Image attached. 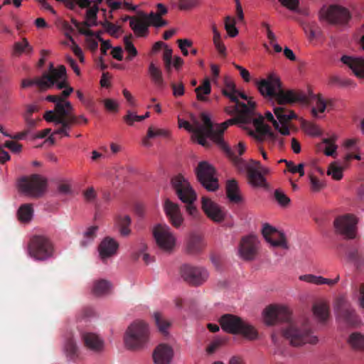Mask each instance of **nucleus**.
<instances>
[{"instance_id":"f03ea898","label":"nucleus","mask_w":364,"mask_h":364,"mask_svg":"<svg viewBox=\"0 0 364 364\" xmlns=\"http://www.w3.org/2000/svg\"><path fill=\"white\" fill-rule=\"evenodd\" d=\"M264 320L267 325L284 323L282 335L289 343L295 347L309 343L315 345L318 339L313 335L311 326L308 319L292 321L291 314L286 307L277 305H269L264 310Z\"/></svg>"},{"instance_id":"0e129e2a","label":"nucleus","mask_w":364,"mask_h":364,"mask_svg":"<svg viewBox=\"0 0 364 364\" xmlns=\"http://www.w3.org/2000/svg\"><path fill=\"white\" fill-rule=\"evenodd\" d=\"M304 164H299L298 166H295L293 161L287 162V168L288 171L292 173H299L300 176L304 175Z\"/></svg>"},{"instance_id":"5fc2aeb1","label":"nucleus","mask_w":364,"mask_h":364,"mask_svg":"<svg viewBox=\"0 0 364 364\" xmlns=\"http://www.w3.org/2000/svg\"><path fill=\"white\" fill-rule=\"evenodd\" d=\"M65 350L67 355L70 358H74L77 355V348L75 342L72 338H68L65 344Z\"/></svg>"},{"instance_id":"423d86ee","label":"nucleus","mask_w":364,"mask_h":364,"mask_svg":"<svg viewBox=\"0 0 364 364\" xmlns=\"http://www.w3.org/2000/svg\"><path fill=\"white\" fill-rule=\"evenodd\" d=\"M219 322L222 329L228 333L241 334L250 340H255L257 337V332L255 328L237 316L224 314L220 317Z\"/></svg>"},{"instance_id":"6e6552de","label":"nucleus","mask_w":364,"mask_h":364,"mask_svg":"<svg viewBox=\"0 0 364 364\" xmlns=\"http://www.w3.org/2000/svg\"><path fill=\"white\" fill-rule=\"evenodd\" d=\"M149 328L146 323L137 321L131 324L126 331L124 343L129 349L141 348L148 341Z\"/></svg>"},{"instance_id":"4be33fe9","label":"nucleus","mask_w":364,"mask_h":364,"mask_svg":"<svg viewBox=\"0 0 364 364\" xmlns=\"http://www.w3.org/2000/svg\"><path fill=\"white\" fill-rule=\"evenodd\" d=\"M173 355V351L171 346L160 344L153 353V359L156 364H169Z\"/></svg>"},{"instance_id":"f8f14e48","label":"nucleus","mask_w":364,"mask_h":364,"mask_svg":"<svg viewBox=\"0 0 364 364\" xmlns=\"http://www.w3.org/2000/svg\"><path fill=\"white\" fill-rule=\"evenodd\" d=\"M180 274L186 282L195 287L203 284L209 277V273L205 267L189 264L181 267Z\"/></svg>"},{"instance_id":"ea45409f","label":"nucleus","mask_w":364,"mask_h":364,"mask_svg":"<svg viewBox=\"0 0 364 364\" xmlns=\"http://www.w3.org/2000/svg\"><path fill=\"white\" fill-rule=\"evenodd\" d=\"M109 288L110 284L109 282L105 279H100L94 283L92 292L95 296H100L107 294Z\"/></svg>"},{"instance_id":"69168bd1","label":"nucleus","mask_w":364,"mask_h":364,"mask_svg":"<svg viewBox=\"0 0 364 364\" xmlns=\"http://www.w3.org/2000/svg\"><path fill=\"white\" fill-rule=\"evenodd\" d=\"M311 188L313 191L318 192L324 187V183L316 176H310Z\"/></svg>"},{"instance_id":"4d7b16f0","label":"nucleus","mask_w":364,"mask_h":364,"mask_svg":"<svg viewBox=\"0 0 364 364\" xmlns=\"http://www.w3.org/2000/svg\"><path fill=\"white\" fill-rule=\"evenodd\" d=\"M274 196L279 205L282 207L287 206L290 203V198L280 189H276Z\"/></svg>"},{"instance_id":"a19ab883","label":"nucleus","mask_w":364,"mask_h":364,"mask_svg":"<svg viewBox=\"0 0 364 364\" xmlns=\"http://www.w3.org/2000/svg\"><path fill=\"white\" fill-rule=\"evenodd\" d=\"M348 342L351 347L355 350H361L364 349V336L360 333H351Z\"/></svg>"},{"instance_id":"c756f323","label":"nucleus","mask_w":364,"mask_h":364,"mask_svg":"<svg viewBox=\"0 0 364 364\" xmlns=\"http://www.w3.org/2000/svg\"><path fill=\"white\" fill-rule=\"evenodd\" d=\"M87 9L85 18L86 20L80 23L81 26L84 28H89L92 26H95L98 24L97 23V13L99 11V6H97V5H93L91 6V4L90 6L86 7Z\"/></svg>"},{"instance_id":"338daca9","label":"nucleus","mask_w":364,"mask_h":364,"mask_svg":"<svg viewBox=\"0 0 364 364\" xmlns=\"http://www.w3.org/2000/svg\"><path fill=\"white\" fill-rule=\"evenodd\" d=\"M136 117H139V115H137L130 110H127V114L123 117V119L127 125L133 126L135 122H140Z\"/></svg>"},{"instance_id":"58836bf2","label":"nucleus","mask_w":364,"mask_h":364,"mask_svg":"<svg viewBox=\"0 0 364 364\" xmlns=\"http://www.w3.org/2000/svg\"><path fill=\"white\" fill-rule=\"evenodd\" d=\"M33 209L31 204H23L18 210V217L20 221L28 223L32 219Z\"/></svg>"},{"instance_id":"7c9ffc66","label":"nucleus","mask_w":364,"mask_h":364,"mask_svg":"<svg viewBox=\"0 0 364 364\" xmlns=\"http://www.w3.org/2000/svg\"><path fill=\"white\" fill-rule=\"evenodd\" d=\"M129 26L134 33L139 37H144L148 33L149 24H148L145 18L144 20L131 19Z\"/></svg>"},{"instance_id":"1a4fd4ad","label":"nucleus","mask_w":364,"mask_h":364,"mask_svg":"<svg viewBox=\"0 0 364 364\" xmlns=\"http://www.w3.org/2000/svg\"><path fill=\"white\" fill-rule=\"evenodd\" d=\"M65 75V67L60 65L55 68L50 65L48 72H45L41 77L33 80L24 79L21 82V87L26 88L36 85L41 90H47L54 85L55 82Z\"/></svg>"},{"instance_id":"6e6d98bb","label":"nucleus","mask_w":364,"mask_h":364,"mask_svg":"<svg viewBox=\"0 0 364 364\" xmlns=\"http://www.w3.org/2000/svg\"><path fill=\"white\" fill-rule=\"evenodd\" d=\"M161 136L164 138H168L170 136V132L167 129H156L151 126L148 129V137L156 138Z\"/></svg>"},{"instance_id":"7ed1b4c3","label":"nucleus","mask_w":364,"mask_h":364,"mask_svg":"<svg viewBox=\"0 0 364 364\" xmlns=\"http://www.w3.org/2000/svg\"><path fill=\"white\" fill-rule=\"evenodd\" d=\"M46 100L55 103L54 110L46 112L43 118L48 122H53L59 125L53 134H60L62 136H69V131L72 124L77 122V119L73 113L74 108L69 101L64 100L59 95H48Z\"/></svg>"},{"instance_id":"473e14b6","label":"nucleus","mask_w":364,"mask_h":364,"mask_svg":"<svg viewBox=\"0 0 364 364\" xmlns=\"http://www.w3.org/2000/svg\"><path fill=\"white\" fill-rule=\"evenodd\" d=\"M223 95L232 102H237V89L235 84L230 80L225 79V87L222 90Z\"/></svg>"},{"instance_id":"9b49d317","label":"nucleus","mask_w":364,"mask_h":364,"mask_svg":"<svg viewBox=\"0 0 364 364\" xmlns=\"http://www.w3.org/2000/svg\"><path fill=\"white\" fill-rule=\"evenodd\" d=\"M198 181L208 191H215L219 188L218 179L215 168L208 162L203 161L196 168Z\"/></svg>"},{"instance_id":"680f3d73","label":"nucleus","mask_w":364,"mask_h":364,"mask_svg":"<svg viewBox=\"0 0 364 364\" xmlns=\"http://www.w3.org/2000/svg\"><path fill=\"white\" fill-rule=\"evenodd\" d=\"M178 7L181 10H189L196 6L199 0H178Z\"/></svg>"},{"instance_id":"ddd939ff","label":"nucleus","mask_w":364,"mask_h":364,"mask_svg":"<svg viewBox=\"0 0 364 364\" xmlns=\"http://www.w3.org/2000/svg\"><path fill=\"white\" fill-rule=\"evenodd\" d=\"M321 14L328 23L335 26H345L351 18L348 9L337 4L322 8Z\"/></svg>"},{"instance_id":"9d476101","label":"nucleus","mask_w":364,"mask_h":364,"mask_svg":"<svg viewBox=\"0 0 364 364\" xmlns=\"http://www.w3.org/2000/svg\"><path fill=\"white\" fill-rule=\"evenodd\" d=\"M19 191L26 196L40 198L46 191L47 180L38 174L25 176L18 181Z\"/></svg>"},{"instance_id":"de8ad7c7","label":"nucleus","mask_w":364,"mask_h":364,"mask_svg":"<svg viewBox=\"0 0 364 364\" xmlns=\"http://www.w3.org/2000/svg\"><path fill=\"white\" fill-rule=\"evenodd\" d=\"M257 132L262 136L265 137L272 143L275 142L277 139V134H274L268 125L262 124L257 127Z\"/></svg>"},{"instance_id":"b1692460","label":"nucleus","mask_w":364,"mask_h":364,"mask_svg":"<svg viewBox=\"0 0 364 364\" xmlns=\"http://www.w3.org/2000/svg\"><path fill=\"white\" fill-rule=\"evenodd\" d=\"M119 247L118 242L113 238L107 237L100 244L99 253L101 259L105 261L106 259L112 257L117 252Z\"/></svg>"},{"instance_id":"39448f33","label":"nucleus","mask_w":364,"mask_h":364,"mask_svg":"<svg viewBox=\"0 0 364 364\" xmlns=\"http://www.w3.org/2000/svg\"><path fill=\"white\" fill-rule=\"evenodd\" d=\"M171 183L176 195L186 204V211L196 218L198 211L193 203L197 199V194L189 181L183 176L178 174L171 178Z\"/></svg>"},{"instance_id":"6ab92c4d","label":"nucleus","mask_w":364,"mask_h":364,"mask_svg":"<svg viewBox=\"0 0 364 364\" xmlns=\"http://www.w3.org/2000/svg\"><path fill=\"white\" fill-rule=\"evenodd\" d=\"M202 209L207 216L216 223L222 222L225 218V210L210 198H202Z\"/></svg>"},{"instance_id":"aec40b11","label":"nucleus","mask_w":364,"mask_h":364,"mask_svg":"<svg viewBox=\"0 0 364 364\" xmlns=\"http://www.w3.org/2000/svg\"><path fill=\"white\" fill-rule=\"evenodd\" d=\"M164 208L171 224L176 228H180L183 223V217L178 204L166 199L164 202Z\"/></svg>"},{"instance_id":"774afa93","label":"nucleus","mask_w":364,"mask_h":364,"mask_svg":"<svg viewBox=\"0 0 364 364\" xmlns=\"http://www.w3.org/2000/svg\"><path fill=\"white\" fill-rule=\"evenodd\" d=\"M103 104L107 111L114 112H118L119 105L115 100L112 99H105L103 100Z\"/></svg>"},{"instance_id":"5701e85b","label":"nucleus","mask_w":364,"mask_h":364,"mask_svg":"<svg viewBox=\"0 0 364 364\" xmlns=\"http://www.w3.org/2000/svg\"><path fill=\"white\" fill-rule=\"evenodd\" d=\"M341 61L349 67L356 77L364 78V58L343 55Z\"/></svg>"},{"instance_id":"412c9836","label":"nucleus","mask_w":364,"mask_h":364,"mask_svg":"<svg viewBox=\"0 0 364 364\" xmlns=\"http://www.w3.org/2000/svg\"><path fill=\"white\" fill-rule=\"evenodd\" d=\"M240 256L245 260H252L257 252V240L250 235L242 239L239 249Z\"/></svg>"},{"instance_id":"bf43d9fd","label":"nucleus","mask_w":364,"mask_h":364,"mask_svg":"<svg viewBox=\"0 0 364 364\" xmlns=\"http://www.w3.org/2000/svg\"><path fill=\"white\" fill-rule=\"evenodd\" d=\"M163 60L164 62V67L167 72H170L172 65V49L168 46H165L163 54Z\"/></svg>"},{"instance_id":"052dcab7","label":"nucleus","mask_w":364,"mask_h":364,"mask_svg":"<svg viewBox=\"0 0 364 364\" xmlns=\"http://www.w3.org/2000/svg\"><path fill=\"white\" fill-rule=\"evenodd\" d=\"M102 26L105 29L106 32H107L109 34H110L113 37H118V32L119 31L121 27L119 26H117L108 21H105L103 23H102Z\"/></svg>"},{"instance_id":"8fccbe9b","label":"nucleus","mask_w":364,"mask_h":364,"mask_svg":"<svg viewBox=\"0 0 364 364\" xmlns=\"http://www.w3.org/2000/svg\"><path fill=\"white\" fill-rule=\"evenodd\" d=\"M132 37V35H130L129 36H125L124 38V48L126 51L129 53V55L127 57V60H131L138 53L136 48L131 41Z\"/></svg>"},{"instance_id":"e433bc0d","label":"nucleus","mask_w":364,"mask_h":364,"mask_svg":"<svg viewBox=\"0 0 364 364\" xmlns=\"http://www.w3.org/2000/svg\"><path fill=\"white\" fill-rule=\"evenodd\" d=\"M144 18L149 26H152L156 28H161L168 25V21L166 20L163 19L160 15L156 14V13L153 11L148 15H145Z\"/></svg>"},{"instance_id":"2f4dec72","label":"nucleus","mask_w":364,"mask_h":364,"mask_svg":"<svg viewBox=\"0 0 364 364\" xmlns=\"http://www.w3.org/2000/svg\"><path fill=\"white\" fill-rule=\"evenodd\" d=\"M313 311L320 321H324L329 315L328 305L324 301L316 302L313 306Z\"/></svg>"},{"instance_id":"13d9d810","label":"nucleus","mask_w":364,"mask_h":364,"mask_svg":"<svg viewBox=\"0 0 364 364\" xmlns=\"http://www.w3.org/2000/svg\"><path fill=\"white\" fill-rule=\"evenodd\" d=\"M329 85L338 87H347L353 85V81L349 79H343L338 76H331L329 78Z\"/></svg>"},{"instance_id":"c9c22d12","label":"nucleus","mask_w":364,"mask_h":364,"mask_svg":"<svg viewBox=\"0 0 364 364\" xmlns=\"http://www.w3.org/2000/svg\"><path fill=\"white\" fill-rule=\"evenodd\" d=\"M195 92L198 100L202 102L207 101L208 98L205 95H209L211 92L210 80L205 79L200 85L195 89Z\"/></svg>"},{"instance_id":"a211bd4d","label":"nucleus","mask_w":364,"mask_h":364,"mask_svg":"<svg viewBox=\"0 0 364 364\" xmlns=\"http://www.w3.org/2000/svg\"><path fill=\"white\" fill-rule=\"evenodd\" d=\"M263 237L273 247L288 248L285 235L269 224H264L262 230Z\"/></svg>"},{"instance_id":"49530a36","label":"nucleus","mask_w":364,"mask_h":364,"mask_svg":"<svg viewBox=\"0 0 364 364\" xmlns=\"http://www.w3.org/2000/svg\"><path fill=\"white\" fill-rule=\"evenodd\" d=\"M343 167L337 162L330 164L327 171V174L331 176L334 180L339 181L343 178Z\"/></svg>"},{"instance_id":"dca6fc26","label":"nucleus","mask_w":364,"mask_h":364,"mask_svg":"<svg viewBox=\"0 0 364 364\" xmlns=\"http://www.w3.org/2000/svg\"><path fill=\"white\" fill-rule=\"evenodd\" d=\"M334 309L338 316L348 324L356 326L359 323L358 318L354 309H352L350 303L345 296H341L336 298Z\"/></svg>"},{"instance_id":"f3484780","label":"nucleus","mask_w":364,"mask_h":364,"mask_svg":"<svg viewBox=\"0 0 364 364\" xmlns=\"http://www.w3.org/2000/svg\"><path fill=\"white\" fill-rule=\"evenodd\" d=\"M255 103L252 100H247V104L240 102L237 100L235 105L232 107H226L225 112L230 114H237L236 122L247 124L252 119Z\"/></svg>"},{"instance_id":"393cba45","label":"nucleus","mask_w":364,"mask_h":364,"mask_svg":"<svg viewBox=\"0 0 364 364\" xmlns=\"http://www.w3.org/2000/svg\"><path fill=\"white\" fill-rule=\"evenodd\" d=\"M227 156L233 161L237 168L240 172L249 173V170L255 166L256 161L252 160L250 162H246L242 160L239 156L235 155V152L228 146V149H221Z\"/></svg>"},{"instance_id":"72a5a7b5","label":"nucleus","mask_w":364,"mask_h":364,"mask_svg":"<svg viewBox=\"0 0 364 364\" xmlns=\"http://www.w3.org/2000/svg\"><path fill=\"white\" fill-rule=\"evenodd\" d=\"M149 73L154 84L159 88H163L164 87V80L161 70L153 63H151L149 66Z\"/></svg>"},{"instance_id":"4468645a","label":"nucleus","mask_w":364,"mask_h":364,"mask_svg":"<svg viewBox=\"0 0 364 364\" xmlns=\"http://www.w3.org/2000/svg\"><path fill=\"white\" fill-rule=\"evenodd\" d=\"M358 220L352 214H345L337 217L334 220V227L337 232L348 239L355 237Z\"/></svg>"},{"instance_id":"2eb2a0df","label":"nucleus","mask_w":364,"mask_h":364,"mask_svg":"<svg viewBox=\"0 0 364 364\" xmlns=\"http://www.w3.org/2000/svg\"><path fill=\"white\" fill-rule=\"evenodd\" d=\"M153 235L158 246L166 251L173 248L176 238L171 228L166 225L159 224L154 228Z\"/></svg>"},{"instance_id":"cd10ccee","label":"nucleus","mask_w":364,"mask_h":364,"mask_svg":"<svg viewBox=\"0 0 364 364\" xmlns=\"http://www.w3.org/2000/svg\"><path fill=\"white\" fill-rule=\"evenodd\" d=\"M205 247L203 237L195 233L190 235L187 242V251L190 254H197L200 252Z\"/></svg>"},{"instance_id":"864d4df0","label":"nucleus","mask_w":364,"mask_h":364,"mask_svg":"<svg viewBox=\"0 0 364 364\" xmlns=\"http://www.w3.org/2000/svg\"><path fill=\"white\" fill-rule=\"evenodd\" d=\"M304 30L310 40L318 37L321 34V29L316 23H311L304 26Z\"/></svg>"},{"instance_id":"79ce46f5","label":"nucleus","mask_w":364,"mask_h":364,"mask_svg":"<svg viewBox=\"0 0 364 364\" xmlns=\"http://www.w3.org/2000/svg\"><path fill=\"white\" fill-rule=\"evenodd\" d=\"M72 21H73V23L74 24V26L78 29L79 32L81 34H83V35L86 36L87 37H92V38L95 37L96 39L100 42L104 41L103 38L101 37V34L102 33V31H99L97 32H94V31L88 29V28L82 27L81 26V23L76 20H73Z\"/></svg>"},{"instance_id":"bb28decb","label":"nucleus","mask_w":364,"mask_h":364,"mask_svg":"<svg viewBox=\"0 0 364 364\" xmlns=\"http://www.w3.org/2000/svg\"><path fill=\"white\" fill-rule=\"evenodd\" d=\"M257 167H260L259 161L255 163V166L249 170L247 174L249 183L254 187H265L266 180L261 171Z\"/></svg>"},{"instance_id":"4c0bfd02","label":"nucleus","mask_w":364,"mask_h":364,"mask_svg":"<svg viewBox=\"0 0 364 364\" xmlns=\"http://www.w3.org/2000/svg\"><path fill=\"white\" fill-rule=\"evenodd\" d=\"M154 318L159 331L164 334H166L168 333V328L171 326V322L159 312H155Z\"/></svg>"},{"instance_id":"a878e982","label":"nucleus","mask_w":364,"mask_h":364,"mask_svg":"<svg viewBox=\"0 0 364 364\" xmlns=\"http://www.w3.org/2000/svg\"><path fill=\"white\" fill-rule=\"evenodd\" d=\"M85 346L95 352H101L104 348L103 341L96 334L84 333L82 336Z\"/></svg>"},{"instance_id":"f704fd0d","label":"nucleus","mask_w":364,"mask_h":364,"mask_svg":"<svg viewBox=\"0 0 364 364\" xmlns=\"http://www.w3.org/2000/svg\"><path fill=\"white\" fill-rule=\"evenodd\" d=\"M336 139V135H332L330 137L323 139L322 144H325L323 149L325 155L336 157L335 154L338 148L337 145L335 144Z\"/></svg>"},{"instance_id":"c03bdc74","label":"nucleus","mask_w":364,"mask_h":364,"mask_svg":"<svg viewBox=\"0 0 364 364\" xmlns=\"http://www.w3.org/2000/svg\"><path fill=\"white\" fill-rule=\"evenodd\" d=\"M347 257L348 260L357 267L360 266L364 261L363 253L356 248L350 249L347 252Z\"/></svg>"},{"instance_id":"c85d7f7f","label":"nucleus","mask_w":364,"mask_h":364,"mask_svg":"<svg viewBox=\"0 0 364 364\" xmlns=\"http://www.w3.org/2000/svg\"><path fill=\"white\" fill-rule=\"evenodd\" d=\"M226 194L230 202L239 203L242 201V197L239 193V186L236 180H228L226 183Z\"/></svg>"},{"instance_id":"e2e57ef3","label":"nucleus","mask_w":364,"mask_h":364,"mask_svg":"<svg viewBox=\"0 0 364 364\" xmlns=\"http://www.w3.org/2000/svg\"><path fill=\"white\" fill-rule=\"evenodd\" d=\"M326 108V104L324 100L321 97H318L316 102V107L311 109V113L314 117L318 116V112L323 113Z\"/></svg>"},{"instance_id":"a18cd8bd","label":"nucleus","mask_w":364,"mask_h":364,"mask_svg":"<svg viewBox=\"0 0 364 364\" xmlns=\"http://www.w3.org/2000/svg\"><path fill=\"white\" fill-rule=\"evenodd\" d=\"M97 230V226H91L88 228L84 233V238L80 242V245L83 247H85L91 244L94 239L96 237V232Z\"/></svg>"},{"instance_id":"3c124183","label":"nucleus","mask_w":364,"mask_h":364,"mask_svg":"<svg viewBox=\"0 0 364 364\" xmlns=\"http://www.w3.org/2000/svg\"><path fill=\"white\" fill-rule=\"evenodd\" d=\"M225 28L230 37H235L238 34V30L235 27V20L229 16L225 18Z\"/></svg>"},{"instance_id":"20e7f679","label":"nucleus","mask_w":364,"mask_h":364,"mask_svg":"<svg viewBox=\"0 0 364 364\" xmlns=\"http://www.w3.org/2000/svg\"><path fill=\"white\" fill-rule=\"evenodd\" d=\"M200 119L203 124L197 123L194 127V139L203 146L208 147L210 142L208 139L209 138L220 149H227L228 144L223 139V133L230 125L236 123V119H230L215 127L207 114L201 113Z\"/></svg>"},{"instance_id":"f257e3e1","label":"nucleus","mask_w":364,"mask_h":364,"mask_svg":"<svg viewBox=\"0 0 364 364\" xmlns=\"http://www.w3.org/2000/svg\"><path fill=\"white\" fill-rule=\"evenodd\" d=\"M255 84L262 97L279 105L273 109L279 122L270 112L265 113L266 119L272 122L275 129L282 135H289L290 130L287 124L296 118V115L294 111L282 106L294 103H308L306 95L301 90L284 89L279 77L274 73H269L266 78L255 80Z\"/></svg>"},{"instance_id":"603ef678","label":"nucleus","mask_w":364,"mask_h":364,"mask_svg":"<svg viewBox=\"0 0 364 364\" xmlns=\"http://www.w3.org/2000/svg\"><path fill=\"white\" fill-rule=\"evenodd\" d=\"M33 50L32 47L26 38H23L21 42H16L14 44V52L16 54H21L23 52L31 53Z\"/></svg>"},{"instance_id":"09e8293b","label":"nucleus","mask_w":364,"mask_h":364,"mask_svg":"<svg viewBox=\"0 0 364 364\" xmlns=\"http://www.w3.org/2000/svg\"><path fill=\"white\" fill-rule=\"evenodd\" d=\"M55 83H56V86L58 90L65 88L60 95L64 100L65 98L68 97L73 91V88L68 85L66 81V74L63 76V77L58 79Z\"/></svg>"},{"instance_id":"0eeeda50","label":"nucleus","mask_w":364,"mask_h":364,"mask_svg":"<svg viewBox=\"0 0 364 364\" xmlns=\"http://www.w3.org/2000/svg\"><path fill=\"white\" fill-rule=\"evenodd\" d=\"M28 255L36 260L45 261L53 256L54 245L49 237L36 235L28 244Z\"/></svg>"},{"instance_id":"37998d69","label":"nucleus","mask_w":364,"mask_h":364,"mask_svg":"<svg viewBox=\"0 0 364 364\" xmlns=\"http://www.w3.org/2000/svg\"><path fill=\"white\" fill-rule=\"evenodd\" d=\"M117 223L122 236H127L130 234L131 230L129 227L131 224V218L129 215H119L117 218Z\"/></svg>"}]
</instances>
